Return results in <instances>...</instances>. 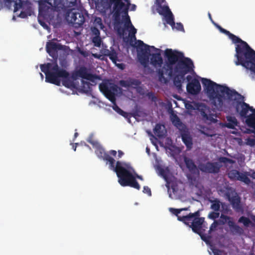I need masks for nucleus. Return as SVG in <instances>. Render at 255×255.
I'll return each instance as SVG.
<instances>
[{"label": "nucleus", "instance_id": "nucleus-1", "mask_svg": "<svg viewBox=\"0 0 255 255\" xmlns=\"http://www.w3.org/2000/svg\"><path fill=\"white\" fill-rule=\"evenodd\" d=\"M201 81L207 95L217 109L222 108L225 99L224 95H226L229 100L237 101L235 108L241 117L247 119L249 111L253 113L255 109L245 103L244 101V97L236 90H231L226 86L219 85L208 79L203 78Z\"/></svg>", "mask_w": 255, "mask_h": 255}, {"label": "nucleus", "instance_id": "nucleus-2", "mask_svg": "<svg viewBox=\"0 0 255 255\" xmlns=\"http://www.w3.org/2000/svg\"><path fill=\"white\" fill-rule=\"evenodd\" d=\"M95 153L97 156L107 163H109L110 168L117 174L119 178V182L122 186H130L139 190L140 186L136 180L134 176L127 168V165L120 161H118L115 166V160L105 149L99 144L96 147Z\"/></svg>", "mask_w": 255, "mask_h": 255}, {"label": "nucleus", "instance_id": "nucleus-3", "mask_svg": "<svg viewBox=\"0 0 255 255\" xmlns=\"http://www.w3.org/2000/svg\"><path fill=\"white\" fill-rule=\"evenodd\" d=\"M111 3L114 4L113 11L115 23L117 24L121 23V14H123V17L124 21L125 26L127 28H130L129 35L130 36V44L133 47H136L135 44H133L132 39L136 40L135 34L136 33V29L132 25L128 11L129 6L131 5L129 0H109Z\"/></svg>", "mask_w": 255, "mask_h": 255}, {"label": "nucleus", "instance_id": "nucleus-4", "mask_svg": "<svg viewBox=\"0 0 255 255\" xmlns=\"http://www.w3.org/2000/svg\"><path fill=\"white\" fill-rule=\"evenodd\" d=\"M176 64L174 68V72L177 74L173 78V84L178 91L182 90V84L185 80L186 74L194 70L192 60L184 56V54L176 50Z\"/></svg>", "mask_w": 255, "mask_h": 255}, {"label": "nucleus", "instance_id": "nucleus-5", "mask_svg": "<svg viewBox=\"0 0 255 255\" xmlns=\"http://www.w3.org/2000/svg\"><path fill=\"white\" fill-rule=\"evenodd\" d=\"M234 43L236 45L237 60L235 61L236 65H242L248 70H251L255 64V51L249 45L240 38H238Z\"/></svg>", "mask_w": 255, "mask_h": 255}, {"label": "nucleus", "instance_id": "nucleus-6", "mask_svg": "<svg viewBox=\"0 0 255 255\" xmlns=\"http://www.w3.org/2000/svg\"><path fill=\"white\" fill-rule=\"evenodd\" d=\"M200 211H197L193 213H190L186 216L179 217L178 220L188 226L192 229L193 232L199 235L201 239L206 244L209 245L210 244L211 236L204 234L205 230L202 228L205 222V219L204 217H200Z\"/></svg>", "mask_w": 255, "mask_h": 255}, {"label": "nucleus", "instance_id": "nucleus-7", "mask_svg": "<svg viewBox=\"0 0 255 255\" xmlns=\"http://www.w3.org/2000/svg\"><path fill=\"white\" fill-rule=\"evenodd\" d=\"M87 13L82 9L78 8H69L67 9L65 19L69 23L78 28L82 26L85 21Z\"/></svg>", "mask_w": 255, "mask_h": 255}, {"label": "nucleus", "instance_id": "nucleus-8", "mask_svg": "<svg viewBox=\"0 0 255 255\" xmlns=\"http://www.w3.org/2000/svg\"><path fill=\"white\" fill-rule=\"evenodd\" d=\"M39 13L43 16H47L51 10L59 11L64 8V4L62 0H39Z\"/></svg>", "mask_w": 255, "mask_h": 255}, {"label": "nucleus", "instance_id": "nucleus-9", "mask_svg": "<svg viewBox=\"0 0 255 255\" xmlns=\"http://www.w3.org/2000/svg\"><path fill=\"white\" fill-rule=\"evenodd\" d=\"M137 43V45L136 47L137 51L138 60L140 63L146 68L148 66L149 63L150 48L159 52L160 50L155 48L154 46H149L140 40H138Z\"/></svg>", "mask_w": 255, "mask_h": 255}, {"label": "nucleus", "instance_id": "nucleus-10", "mask_svg": "<svg viewBox=\"0 0 255 255\" xmlns=\"http://www.w3.org/2000/svg\"><path fill=\"white\" fill-rule=\"evenodd\" d=\"M69 76V73L64 69L59 68L56 62H55L49 73L46 74L45 81L57 86H60V78H67Z\"/></svg>", "mask_w": 255, "mask_h": 255}, {"label": "nucleus", "instance_id": "nucleus-11", "mask_svg": "<svg viewBox=\"0 0 255 255\" xmlns=\"http://www.w3.org/2000/svg\"><path fill=\"white\" fill-rule=\"evenodd\" d=\"M175 119L172 121L173 125L181 131V136L184 143L185 144L187 149H191L193 142L192 138L190 135L185 130V126L181 122L180 119L176 116H174Z\"/></svg>", "mask_w": 255, "mask_h": 255}, {"label": "nucleus", "instance_id": "nucleus-12", "mask_svg": "<svg viewBox=\"0 0 255 255\" xmlns=\"http://www.w3.org/2000/svg\"><path fill=\"white\" fill-rule=\"evenodd\" d=\"M164 56L166 60L163 69L168 72V75L171 77L174 72L173 65H176L177 62L176 50L167 48L164 51Z\"/></svg>", "mask_w": 255, "mask_h": 255}, {"label": "nucleus", "instance_id": "nucleus-13", "mask_svg": "<svg viewBox=\"0 0 255 255\" xmlns=\"http://www.w3.org/2000/svg\"><path fill=\"white\" fill-rule=\"evenodd\" d=\"M222 165L219 163L211 161L200 163L198 165V168L201 172L211 174L218 173Z\"/></svg>", "mask_w": 255, "mask_h": 255}, {"label": "nucleus", "instance_id": "nucleus-14", "mask_svg": "<svg viewBox=\"0 0 255 255\" xmlns=\"http://www.w3.org/2000/svg\"><path fill=\"white\" fill-rule=\"evenodd\" d=\"M157 11L160 15L164 16L166 22L173 29L175 26L174 18L169 6L162 5L157 6Z\"/></svg>", "mask_w": 255, "mask_h": 255}, {"label": "nucleus", "instance_id": "nucleus-15", "mask_svg": "<svg viewBox=\"0 0 255 255\" xmlns=\"http://www.w3.org/2000/svg\"><path fill=\"white\" fill-rule=\"evenodd\" d=\"M63 45L60 43L49 41L46 45V50L49 55L52 57L56 61L58 58V50H62Z\"/></svg>", "mask_w": 255, "mask_h": 255}, {"label": "nucleus", "instance_id": "nucleus-16", "mask_svg": "<svg viewBox=\"0 0 255 255\" xmlns=\"http://www.w3.org/2000/svg\"><path fill=\"white\" fill-rule=\"evenodd\" d=\"M186 90L190 95H198L201 90V87L199 81L196 78H193V79L187 84Z\"/></svg>", "mask_w": 255, "mask_h": 255}, {"label": "nucleus", "instance_id": "nucleus-17", "mask_svg": "<svg viewBox=\"0 0 255 255\" xmlns=\"http://www.w3.org/2000/svg\"><path fill=\"white\" fill-rule=\"evenodd\" d=\"M76 75L91 82H94L95 80L100 79L99 76L89 73L87 68L85 66L81 67L76 71Z\"/></svg>", "mask_w": 255, "mask_h": 255}, {"label": "nucleus", "instance_id": "nucleus-18", "mask_svg": "<svg viewBox=\"0 0 255 255\" xmlns=\"http://www.w3.org/2000/svg\"><path fill=\"white\" fill-rule=\"evenodd\" d=\"M201 116L202 120L205 122H215L216 120L214 118V115L211 113L210 108L206 106L203 105L199 109Z\"/></svg>", "mask_w": 255, "mask_h": 255}, {"label": "nucleus", "instance_id": "nucleus-19", "mask_svg": "<svg viewBox=\"0 0 255 255\" xmlns=\"http://www.w3.org/2000/svg\"><path fill=\"white\" fill-rule=\"evenodd\" d=\"M220 218L223 220H225V222H227L228 220V224L231 230V231L234 234H237L240 235H242L244 233V230L242 228L240 227L239 225H236L235 222L230 220L231 218L228 216L221 214Z\"/></svg>", "mask_w": 255, "mask_h": 255}, {"label": "nucleus", "instance_id": "nucleus-20", "mask_svg": "<svg viewBox=\"0 0 255 255\" xmlns=\"http://www.w3.org/2000/svg\"><path fill=\"white\" fill-rule=\"evenodd\" d=\"M150 64L154 67H161L163 64V60L160 52L152 53L150 55Z\"/></svg>", "mask_w": 255, "mask_h": 255}, {"label": "nucleus", "instance_id": "nucleus-21", "mask_svg": "<svg viewBox=\"0 0 255 255\" xmlns=\"http://www.w3.org/2000/svg\"><path fill=\"white\" fill-rule=\"evenodd\" d=\"M99 88L101 91L104 94L107 99H108L111 102H115L116 100L115 95L113 92H111L109 90V87L107 84H100Z\"/></svg>", "mask_w": 255, "mask_h": 255}, {"label": "nucleus", "instance_id": "nucleus-22", "mask_svg": "<svg viewBox=\"0 0 255 255\" xmlns=\"http://www.w3.org/2000/svg\"><path fill=\"white\" fill-rule=\"evenodd\" d=\"M184 161L186 166V167L191 172L193 173L195 172L196 170H197V166L192 159L187 157H185L184 158Z\"/></svg>", "mask_w": 255, "mask_h": 255}, {"label": "nucleus", "instance_id": "nucleus-23", "mask_svg": "<svg viewBox=\"0 0 255 255\" xmlns=\"http://www.w3.org/2000/svg\"><path fill=\"white\" fill-rule=\"evenodd\" d=\"M230 202L232 204L233 208L236 211H240L242 210V207L241 206V200L240 198L238 196H233L230 199Z\"/></svg>", "mask_w": 255, "mask_h": 255}, {"label": "nucleus", "instance_id": "nucleus-24", "mask_svg": "<svg viewBox=\"0 0 255 255\" xmlns=\"http://www.w3.org/2000/svg\"><path fill=\"white\" fill-rule=\"evenodd\" d=\"M227 120L228 123L225 124V127L228 128L235 129L238 125V121L235 117L227 116Z\"/></svg>", "mask_w": 255, "mask_h": 255}, {"label": "nucleus", "instance_id": "nucleus-25", "mask_svg": "<svg viewBox=\"0 0 255 255\" xmlns=\"http://www.w3.org/2000/svg\"><path fill=\"white\" fill-rule=\"evenodd\" d=\"M154 133L158 137H162L164 136L165 133V127L159 124L156 125L154 129Z\"/></svg>", "mask_w": 255, "mask_h": 255}, {"label": "nucleus", "instance_id": "nucleus-26", "mask_svg": "<svg viewBox=\"0 0 255 255\" xmlns=\"http://www.w3.org/2000/svg\"><path fill=\"white\" fill-rule=\"evenodd\" d=\"M245 122L249 127L255 130V109L252 114L248 116Z\"/></svg>", "mask_w": 255, "mask_h": 255}, {"label": "nucleus", "instance_id": "nucleus-27", "mask_svg": "<svg viewBox=\"0 0 255 255\" xmlns=\"http://www.w3.org/2000/svg\"><path fill=\"white\" fill-rule=\"evenodd\" d=\"M214 24L216 26V27L218 28V29L222 33L225 34L230 39H231L232 41V42L234 43L238 38V36H236L235 35L231 33L229 31H228L227 30L222 28L221 26L219 25L218 24L216 23H214Z\"/></svg>", "mask_w": 255, "mask_h": 255}, {"label": "nucleus", "instance_id": "nucleus-28", "mask_svg": "<svg viewBox=\"0 0 255 255\" xmlns=\"http://www.w3.org/2000/svg\"><path fill=\"white\" fill-rule=\"evenodd\" d=\"M66 3H65L62 0V2L64 4V9L67 11V9L72 8L73 7L76 6L77 4V0H66Z\"/></svg>", "mask_w": 255, "mask_h": 255}, {"label": "nucleus", "instance_id": "nucleus-29", "mask_svg": "<svg viewBox=\"0 0 255 255\" xmlns=\"http://www.w3.org/2000/svg\"><path fill=\"white\" fill-rule=\"evenodd\" d=\"M249 175L248 172L241 173L239 174V178H237V180L241 181L244 182L247 184H249L251 182L250 178L248 177Z\"/></svg>", "mask_w": 255, "mask_h": 255}, {"label": "nucleus", "instance_id": "nucleus-30", "mask_svg": "<svg viewBox=\"0 0 255 255\" xmlns=\"http://www.w3.org/2000/svg\"><path fill=\"white\" fill-rule=\"evenodd\" d=\"M64 79L62 81L63 85L68 88H75L76 86L75 83L71 80L69 76L67 78H63Z\"/></svg>", "mask_w": 255, "mask_h": 255}, {"label": "nucleus", "instance_id": "nucleus-31", "mask_svg": "<svg viewBox=\"0 0 255 255\" xmlns=\"http://www.w3.org/2000/svg\"><path fill=\"white\" fill-rule=\"evenodd\" d=\"M210 202L212 203L211 208L214 211H219L221 204L223 207V204L222 203H221V202L217 199H216L213 201H210Z\"/></svg>", "mask_w": 255, "mask_h": 255}, {"label": "nucleus", "instance_id": "nucleus-32", "mask_svg": "<svg viewBox=\"0 0 255 255\" xmlns=\"http://www.w3.org/2000/svg\"><path fill=\"white\" fill-rule=\"evenodd\" d=\"M54 63H48L46 64H42L40 65L41 70L45 74L46 76V74L49 73Z\"/></svg>", "mask_w": 255, "mask_h": 255}, {"label": "nucleus", "instance_id": "nucleus-33", "mask_svg": "<svg viewBox=\"0 0 255 255\" xmlns=\"http://www.w3.org/2000/svg\"><path fill=\"white\" fill-rule=\"evenodd\" d=\"M238 223H242L246 227H248L252 224V222L250 219L245 216L241 217L238 220Z\"/></svg>", "mask_w": 255, "mask_h": 255}, {"label": "nucleus", "instance_id": "nucleus-34", "mask_svg": "<svg viewBox=\"0 0 255 255\" xmlns=\"http://www.w3.org/2000/svg\"><path fill=\"white\" fill-rule=\"evenodd\" d=\"M240 172L236 169H232L230 170L228 175L229 178L233 180H237V178H239V176Z\"/></svg>", "mask_w": 255, "mask_h": 255}, {"label": "nucleus", "instance_id": "nucleus-35", "mask_svg": "<svg viewBox=\"0 0 255 255\" xmlns=\"http://www.w3.org/2000/svg\"><path fill=\"white\" fill-rule=\"evenodd\" d=\"M158 80L162 83H166L168 81L166 78L164 77V73L163 69H158L157 71Z\"/></svg>", "mask_w": 255, "mask_h": 255}, {"label": "nucleus", "instance_id": "nucleus-36", "mask_svg": "<svg viewBox=\"0 0 255 255\" xmlns=\"http://www.w3.org/2000/svg\"><path fill=\"white\" fill-rule=\"evenodd\" d=\"M82 90L85 93H88L91 90V84L89 82L82 81Z\"/></svg>", "mask_w": 255, "mask_h": 255}, {"label": "nucleus", "instance_id": "nucleus-37", "mask_svg": "<svg viewBox=\"0 0 255 255\" xmlns=\"http://www.w3.org/2000/svg\"><path fill=\"white\" fill-rule=\"evenodd\" d=\"M129 88H136L141 84L140 80L133 78H129Z\"/></svg>", "mask_w": 255, "mask_h": 255}, {"label": "nucleus", "instance_id": "nucleus-38", "mask_svg": "<svg viewBox=\"0 0 255 255\" xmlns=\"http://www.w3.org/2000/svg\"><path fill=\"white\" fill-rule=\"evenodd\" d=\"M94 24L95 26L99 27L101 29H103L104 28L102 18L100 17H96L94 20Z\"/></svg>", "mask_w": 255, "mask_h": 255}, {"label": "nucleus", "instance_id": "nucleus-39", "mask_svg": "<svg viewBox=\"0 0 255 255\" xmlns=\"http://www.w3.org/2000/svg\"><path fill=\"white\" fill-rule=\"evenodd\" d=\"M109 57L110 60H111L115 64H116L117 61L118 60V54L114 49H112V52L110 54Z\"/></svg>", "mask_w": 255, "mask_h": 255}, {"label": "nucleus", "instance_id": "nucleus-40", "mask_svg": "<svg viewBox=\"0 0 255 255\" xmlns=\"http://www.w3.org/2000/svg\"><path fill=\"white\" fill-rule=\"evenodd\" d=\"M211 249L214 254V255H227V253H226L225 251L220 250L213 247H212Z\"/></svg>", "mask_w": 255, "mask_h": 255}, {"label": "nucleus", "instance_id": "nucleus-41", "mask_svg": "<svg viewBox=\"0 0 255 255\" xmlns=\"http://www.w3.org/2000/svg\"><path fill=\"white\" fill-rule=\"evenodd\" d=\"M92 42L94 43V46L96 47H100L102 43V40L100 36H94L92 38Z\"/></svg>", "mask_w": 255, "mask_h": 255}, {"label": "nucleus", "instance_id": "nucleus-42", "mask_svg": "<svg viewBox=\"0 0 255 255\" xmlns=\"http://www.w3.org/2000/svg\"><path fill=\"white\" fill-rule=\"evenodd\" d=\"M22 7V1L21 0H16L14 5V12H16Z\"/></svg>", "mask_w": 255, "mask_h": 255}, {"label": "nucleus", "instance_id": "nucleus-43", "mask_svg": "<svg viewBox=\"0 0 255 255\" xmlns=\"http://www.w3.org/2000/svg\"><path fill=\"white\" fill-rule=\"evenodd\" d=\"M146 96L151 101L156 102L157 101V98L152 92H149L146 94Z\"/></svg>", "mask_w": 255, "mask_h": 255}, {"label": "nucleus", "instance_id": "nucleus-44", "mask_svg": "<svg viewBox=\"0 0 255 255\" xmlns=\"http://www.w3.org/2000/svg\"><path fill=\"white\" fill-rule=\"evenodd\" d=\"M220 162L224 163H229L230 164H233L235 163V161L232 159L227 158L226 157H221L219 158Z\"/></svg>", "mask_w": 255, "mask_h": 255}, {"label": "nucleus", "instance_id": "nucleus-45", "mask_svg": "<svg viewBox=\"0 0 255 255\" xmlns=\"http://www.w3.org/2000/svg\"><path fill=\"white\" fill-rule=\"evenodd\" d=\"M219 215L220 213L218 212H211L208 215V218L212 220H215L218 218L219 217Z\"/></svg>", "mask_w": 255, "mask_h": 255}, {"label": "nucleus", "instance_id": "nucleus-46", "mask_svg": "<svg viewBox=\"0 0 255 255\" xmlns=\"http://www.w3.org/2000/svg\"><path fill=\"white\" fill-rule=\"evenodd\" d=\"M92 33L94 36H100V32L99 29L96 26H93L91 28Z\"/></svg>", "mask_w": 255, "mask_h": 255}, {"label": "nucleus", "instance_id": "nucleus-47", "mask_svg": "<svg viewBox=\"0 0 255 255\" xmlns=\"http://www.w3.org/2000/svg\"><path fill=\"white\" fill-rule=\"evenodd\" d=\"M120 84L121 86L125 88H129V79L127 80H121Z\"/></svg>", "mask_w": 255, "mask_h": 255}, {"label": "nucleus", "instance_id": "nucleus-48", "mask_svg": "<svg viewBox=\"0 0 255 255\" xmlns=\"http://www.w3.org/2000/svg\"><path fill=\"white\" fill-rule=\"evenodd\" d=\"M113 104V109L116 112H117L118 114H120L121 113H124V111L122 110L119 106L116 104V100L115 102H112Z\"/></svg>", "mask_w": 255, "mask_h": 255}, {"label": "nucleus", "instance_id": "nucleus-49", "mask_svg": "<svg viewBox=\"0 0 255 255\" xmlns=\"http://www.w3.org/2000/svg\"><path fill=\"white\" fill-rule=\"evenodd\" d=\"M246 144L251 146H255V139L251 138H248L246 139Z\"/></svg>", "mask_w": 255, "mask_h": 255}, {"label": "nucleus", "instance_id": "nucleus-50", "mask_svg": "<svg viewBox=\"0 0 255 255\" xmlns=\"http://www.w3.org/2000/svg\"><path fill=\"white\" fill-rule=\"evenodd\" d=\"M78 52L81 54L84 57H87L88 56H89V52L87 51H85V50H82L80 48H78Z\"/></svg>", "mask_w": 255, "mask_h": 255}, {"label": "nucleus", "instance_id": "nucleus-51", "mask_svg": "<svg viewBox=\"0 0 255 255\" xmlns=\"http://www.w3.org/2000/svg\"><path fill=\"white\" fill-rule=\"evenodd\" d=\"M87 141L93 146H95V147L99 144L97 141L93 139V137L92 136L90 137L88 139Z\"/></svg>", "mask_w": 255, "mask_h": 255}, {"label": "nucleus", "instance_id": "nucleus-52", "mask_svg": "<svg viewBox=\"0 0 255 255\" xmlns=\"http://www.w3.org/2000/svg\"><path fill=\"white\" fill-rule=\"evenodd\" d=\"M118 87L116 84H112L111 86L109 87V90L111 92H113L115 94V92H117L118 91Z\"/></svg>", "mask_w": 255, "mask_h": 255}, {"label": "nucleus", "instance_id": "nucleus-53", "mask_svg": "<svg viewBox=\"0 0 255 255\" xmlns=\"http://www.w3.org/2000/svg\"><path fill=\"white\" fill-rule=\"evenodd\" d=\"M218 223L217 221H214L211 224V225L210 227L209 232H211L215 230L216 229V228H217V227L218 226Z\"/></svg>", "mask_w": 255, "mask_h": 255}, {"label": "nucleus", "instance_id": "nucleus-54", "mask_svg": "<svg viewBox=\"0 0 255 255\" xmlns=\"http://www.w3.org/2000/svg\"><path fill=\"white\" fill-rule=\"evenodd\" d=\"M143 192L144 193L147 194L148 195H149V196H151V190H150V189L148 186H145L143 187Z\"/></svg>", "mask_w": 255, "mask_h": 255}, {"label": "nucleus", "instance_id": "nucleus-55", "mask_svg": "<svg viewBox=\"0 0 255 255\" xmlns=\"http://www.w3.org/2000/svg\"><path fill=\"white\" fill-rule=\"evenodd\" d=\"M175 27L178 30H182L184 29L183 25L181 23H177L176 26H174V28Z\"/></svg>", "mask_w": 255, "mask_h": 255}, {"label": "nucleus", "instance_id": "nucleus-56", "mask_svg": "<svg viewBox=\"0 0 255 255\" xmlns=\"http://www.w3.org/2000/svg\"><path fill=\"white\" fill-rule=\"evenodd\" d=\"M18 16L22 18H25L27 16V13L25 11H21Z\"/></svg>", "mask_w": 255, "mask_h": 255}, {"label": "nucleus", "instance_id": "nucleus-57", "mask_svg": "<svg viewBox=\"0 0 255 255\" xmlns=\"http://www.w3.org/2000/svg\"><path fill=\"white\" fill-rule=\"evenodd\" d=\"M111 52H112V50H110L109 49H104L103 50V54L104 56L109 57V56Z\"/></svg>", "mask_w": 255, "mask_h": 255}, {"label": "nucleus", "instance_id": "nucleus-58", "mask_svg": "<svg viewBox=\"0 0 255 255\" xmlns=\"http://www.w3.org/2000/svg\"><path fill=\"white\" fill-rule=\"evenodd\" d=\"M174 212H173L174 214H175L176 216H177V218H178L179 217H181L180 216H178V214L181 212V210L180 209H172Z\"/></svg>", "mask_w": 255, "mask_h": 255}, {"label": "nucleus", "instance_id": "nucleus-59", "mask_svg": "<svg viewBox=\"0 0 255 255\" xmlns=\"http://www.w3.org/2000/svg\"><path fill=\"white\" fill-rule=\"evenodd\" d=\"M120 115H122L124 117L126 118H128V117H129L128 113L124 111V113H121Z\"/></svg>", "mask_w": 255, "mask_h": 255}, {"label": "nucleus", "instance_id": "nucleus-60", "mask_svg": "<svg viewBox=\"0 0 255 255\" xmlns=\"http://www.w3.org/2000/svg\"><path fill=\"white\" fill-rule=\"evenodd\" d=\"M165 0H156V4L157 6L162 5V3L165 1Z\"/></svg>", "mask_w": 255, "mask_h": 255}, {"label": "nucleus", "instance_id": "nucleus-61", "mask_svg": "<svg viewBox=\"0 0 255 255\" xmlns=\"http://www.w3.org/2000/svg\"><path fill=\"white\" fill-rule=\"evenodd\" d=\"M118 32L120 35L123 34L124 32V29L119 27L118 29Z\"/></svg>", "mask_w": 255, "mask_h": 255}, {"label": "nucleus", "instance_id": "nucleus-62", "mask_svg": "<svg viewBox=\"0 0 255 255\" xmlns=\"http://www.w3.org/2000/svg\"><path fill=\"white\" fill-rule=\"evenodd\" d=\"M116 65L119 67L120 68V69H124V68H125V65L123 64V63H121V64H116Z\"/></svg>", "mask_w": 255, "mask_h": 255}, {"label": "nucleus", "instance_id": "nucleus-63", "mask_svg": "<svg viewBox=\"0 0 255 255\" xmlns=\"http://www.w3.org/2000/svg\"><path fill=\"white\" fill-rule=\"evenodd\" d=\"M117 152L116 150H111V151H110V154L114 156H116L117 155Z\"/></svg>", "mask_w": 255, "mask_h": 255}, {"label": "nucleus", "instance_id": "nucleus-64", "mask_svg": "<svg viewBox=\"0 0 255 255\" xmlns=\"http://www.w3.org/2000/svg\"><path fill=\"white\" fill-rule=\"evenodd\" d=\"M249 176H250L251 177H252L253 179H255V171H254L252 173V174H249Z\"/></svg>", "mask_w": 255, "mask_h": 255}]
</instances>
